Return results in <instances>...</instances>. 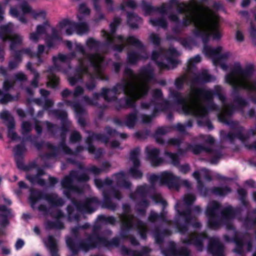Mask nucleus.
Returning <instances> with one entry per match:
<instances>
[{
  "instance_id": "obj_50",
  "label": "nucleus",
  "mask_w": 256,
  "mask_h": 256,
  "mask_svg": "<svg viewBox=\"0 0 256 256\" xmlns=\"http://www.w3.org/2000/svg\"><path fill=\"white\" fill-rule=\"evenodd\" d=\"M9 213V210L6 206H0V215L6 216Z\"/></svg>"
},
{
  "instance_id": "obj_52",
  "label": "nucleus",
  "mask_w": 256,
  "mask_h": 256,
  "mask_svg": "<svg viewBox=\"0 0 256 256\" xmlns=\"http://www.w3.org/2000/svg\"><path fill=\"white\" fill-rule=\"evenodd\" d=\"M201 60V58L200 56H194V58H192L190 60H189V64H196L198 62H200Z\"/></svg>"
},
{
  "instance_id": "obj_41",
  "label": "nucleus",
  "mask_w": 256,
  "mask_h": 256,
  "mask_svg": "<svg viewBox=\"0 0 256 256\" xmlns=\"http://www.w3.org/2000/svg\"><path fill=\"white\" fill-rule=\"evenodd\" d=\"M41 198L40 194L39 193L36 194V198L35 197L34 194H32L30 196V200L31 202L32 206L34 207V204L38 200Z\"/></svg>"
},
{
  "instance_id": "obj_31",
  "label": "nucleus",
  "mask_w": 256,
  "mask_h": 256,
  "mask_svg": "<svg viewBox=\"0 0 256 256\" xmlns=\"http://www.w3.org/2000/svg\"><path fill=\"white\" fill-rule=\"evenodd\" d=\"M200 78L202 80L205 82H211L215 80V78L210 75L206 70H203L202 72Z\"/></svg>"
},
{
  "instance_id": "obj_30",
  "label": "nucleus",
  "mask_w": 256,
  "mask_h": 256,
  "mask_svg": "<svg viewBox=\"0 0 256 256\" xmlns=\"http://www.w3.org/2000/svg\"><path fill=\"white\" fill-rule=\"evenodd\" d=\"M78 12L80 14L88 16L90 14V10L85 4H81L79 5Z\"/></svg>"
},
{
  "instance_id": "obj_38",
  "label": "nucleus",
  "mask_w": 256,
  "mask_h": 256,
  "mask_svg": "<svg viewBox=\"0 0 256 256\" xmlns=\"http://www.w3.org/2000/svg\"><path fill=\"white\" fill-rule=\"evenodd\" d=\"M195 200V197L192 194H187L184 198V202L186 204H190Z\"/></svg>"
},
{
  "instance_id": "obj_16",
  "label": "nucleus",
  "mask_w": 256,
  "mask_h": 256,
  "mask_svg": "<svg viewBox=\"0 0 256 256\" xmlns=\"http://www.w3.org/2000/svg\"><path fill=\"white\" fill-rule=\"evenodd\" d=\"M236 133V135L233 136L232 133H229L228 135V138L230 140H233L236 138L241 140H244L248 138V134L244 132L243 128L240 126H237L235 130Z\"/></svg>"
},
{
  "instance_id": "obj_5",
  "label": "nucleus",
  "mask_w": 256,
  "mask_h": 256,
  "mask_svg": "<svg viewBox=\"0 0 256 256\" xmlns=\"http://www.w3.org/2000/svg\"><path fill=\"white\" fill-rule=\"evenodd\" d=\"M75 50L77 54L83 57V59H78L80 63L78 72H86V68L85 66V64L86 62H90L94 67L96 72V76L98 78L102 79L100 64L102 62L103 58L99 54H95L88 56L85 54L83 47L80 44H75Z\"/></svg>"
},
{
  "instance_id": "obj_42",
  "label": "nucleus",
  "mask_w": 256,
  "mask_h": 256,
  "mask_svg": "<svg viewBox=\"0 0 256 256\" xmlns=\"http://www.w3.org/2000/svg\"><path fill=\"white\" fill-rule=\"evenodd\" d=\"M86 46L90 48H94L98 46L97 42L93 38H89L86 42Z\"/></svg>"
},
{
  "instance_id": "obj_60",
  "label": "nucleus",
  "mask_w": 256,
  "mask_h": 256,
  "mask_svg": "<svg viewBox=\"0 0 256 256\" xmlns=\"http://www.w3.org/2000/svg\"><path fill=\"white\" fill-rule=\"evenodd\" d=\"M223 212H224V214L226 216H230L232 212V207H230V206L226 208V210Z\"/></svg>"
},
{
  "instance_id": "obj_17",
  "label": "nucleus",
  "mask_w": 256,
  "mask_h": 256,
  "mask_svg": "<svg viewBox=\"0 0 256 256\" xmlns=\"http://www.w3.org/2000/svg\"><path fill=\"white\" fill-rule=\"evenodd\" d=\"M234 112V109L229 105L224 104L222 111L219 114V120L224 122H226V118L231 116Z\"/></svg>"
},
{
  "instance_id": "obj_39",
  "label": "nucleus",
  "mask_w": 256,
  "mask_h": 256,
  "mask_svg": "<svg viewBox=\"0 0 256 256\" xmlns=\"http://www.w3.org/2000/svg\"><path fill=\"white\" fill-rule=\"evenodd\" d=\"M150 41L154 44H158L160 42V39L158 36L154 34H152L150 35Z\"/></svg>"
},
{
  "instance_id": "obj_61",
  "label": "nucleus",
  "mask_w": 256,
  "mask_h": 256,
  "mask_svg": "<svg viewBox=\"0 0 256 256\" xmlns=\"http://www.w3.org/2000/svg\"><path fill=\"white\" fill-rule=\"evenodd\" d=\"M72 92L68 89L64 90L62 92V96L63 98H66L69 95L71 94Z\"/></svg>"
},
{
  "instance_id": "obj_9",
  "label": "nucleus",
  "mask_w": 256,
  "mask_h": 256,
  "mask_svg": "<svg viewBox=\"0 0 256 256\" xmlns=\"http://www.w3.org/2000/svg\"><path fill=\"white\" fill-rule=\"evenodd\" d=\"M222 48L221 46H218L213 48L210 46L205 45L204 48L203 52L208 56L213 58L215 64H220V62L226 60L230 56V54L226 52L220 55V53L222 51Z\"/></svg>"
},
{
  "instance_id": "obj_13",
  "label": "nucleus",
  "mask_w": 256,
  "mask_h": 256,
  "mask_svg": "<svg viewBox=\"0 0 256 256\" xmlns=\"http://www.w3.org/2000/svg\"><path fill=\"white\" fill-rule=\"evenodd\" d=\"M20 8L23 14H30L35 20H38L40 18H44L46 16V12L44 10H33L26 3L22 4Z\"/></svg>"
},
{
  "instance_id": "obj_51",
  "label": "nucleus",
  "mask_w": 256,
  "mask_h": 256,
  "mask_svg": "<svg viewBox=\"0 0 256 256\" xmlns=\"http://www.w3.org/2000/svg\"><path fill=\"white\" fill-rule=\"evenodd\" d=\"M84 92V90L80 86H77L74 92V96H78L81 94H82Z\"/></svg>"
},
{
  "instance_id": "obj_54",
  "label": "nucleus",
  "mask_w": 256,
  "mask_h": 256,
  "mask_svg": "<svg viewBox=\"0 0 256 256\" xmlns=\"http://www.w3.org/2000/svg\"><path fill=\"white\" fill-rule=\"evenodd\" d=\"M18 61L19 60H18V58H16L14 62L10 61V63H9V68L10 69H12V68H15L17 66Z\"/></svg>"
},
{
  "instance_id": "obj_21",
  "label": "nucleus",
  "mask_w": 256,
  "mask_h": 256,
  "mask_svg": "<svg viewBox=\"0 0 256 256\" xmlns=\"http://www.w3.org/2000/svg\"><path fill=\"white\" fill-rule=\"evenodd\" d=\"M205 238L206 236L204 234L202 236L194 234L190 240V242L194 244L198 250H201L202 246V240Z\"/></svg>"
},
{
  "instance_id": "obj_2",
  "label": "nucleus",
  "mask_w": 256,
  "mask_h": 256,
  "mask_svg": "<svg viewBox=\"0 0 256 256\" xmlns=\"http://www.w3.org/2000/svg\"><path fill=\"white\" fill-rule=\"evenodd\" d=\"M152 76L151 68L142 70L138 75L134 74L130 69L126 68L124 72L126 80L122 84L118 85L112 90L104 88L102 94L106 100L110 102L116 99L118 92H124L128 97L126 103L130 104L146 93L148 88V82Z\"/></svg>"
},
{
  "instance_id": "obj_44",
  "label": "nucleus",
  "mask_w": 256,
  "mask_h": 256,
  "mask_svg": "<svg viewBox=\"0 0 256 256\" xmlns=\"http://www.w3.org/2000/svg\"><path fill=\"white\" fill-rule=\"evenodd\" d=\"M69 104L72 106L76 114H80L83 112L82 108L78 104H72L70 103Z\"/></svg>"
},
{
  "instance_id": "obj_49",
  "label": "nucleus",
  "mask_w": 256,
  "mask_h": 256,
  "mask_svg": "<svg viewBox=\"0 0 256 256\" xmlns=\"http://www.w3.org/2000/svg\"><path fill=\"white\" fill-rule=\"evenodd\" d=\"M33 74H34V80H32V85L33 86H34V88H36L38 86V78L39 75L37 72H34Z\"/></svg>"
},
{
  "instance_id": "obj_64",
  "label": "nucleus",
  "mask_w": 256,
  "mask_h": 256,
  "mask_svg": "<svg viewBox=\"0 0 256 256\" xmlns=\"http://www.w3.org/2000/svg\"><path fill=\"white\" fill-rule=\"evenodd\" d=\"M170 143L173 145H179L180 144V141L178 139H171L169 141Z\"/></svg>"
},
{
  "instance_id": "obj_19",
  "label": "nucleus",
  "mask_w": 256,
  "mask_h": 256,
  "mask_svg": "<svg viewBox=\"0 0 256 256\" xmlns=\"http://www.w3.org/2000/svg\"><path fill=\"white\" fill-rule=\"evenodd\" d=\"M46 246L49 248L50 253L52 255L56 254L58 248L56 246V240L52 236H49L47 238L46 242Z\"/></svg>"
},
{
  "instance_id": "obj_27",
  "label": "nucleus",
  "mask_w": 256,
  "mask_h": 256,
  "mask_svg": "<svg viewBox=\"0 0 256 256\" xmlns=\"http://www.w3.org/2000/svg\"><path fill=\"white\" fill-rule=\"evenodd\" d=\"M121 218L124 225L126 227L129 228L132 226L133 217L131 215L126 213L121 216Z\"/></svg>"
},
{
  "instance_id": "obj_10",
  "label": "nucleus",
  "mask_w": 256,
  "mask_h": 256,
  "mask_svg": "<svg viewBox=\"0 0 256 256\" xmlns=\"http://www.w3.org/2000/svg\"><path fill=\"white\" fill-rule=\"evenodd\" d=\"M65 30V34L70 36L76 32V22L70 20H64L59 22L57 28H52V33L54 36H56Z\"/></svg>"
},
{
  "instance_id": "obj_46",
  "label": "nucleus",
  "mask_w": 256,
  "mask_h": 256,
  "mask_svg": "<svg viewBox=\"0 0 256 256\" xmlns=\"http://www.w3.org/2000/svg\"><path fill=\"white\" fill-rule=\"evenodd\" d=\"M14 84V82L6 80L4 82V89L6 90H8Z\"/></svg>"
},
{
  "instance_id": "obj_15",
  "label": "nucleus",
  "mask_w": 256,
  "mask_h": 256,
  "mask_svg": "<svg viewBox=\"0 0 256 256\" xmlns=\"http://www.w3.org/2000/svg\"><path fill=\"white\" fill-rule=\"evenodd\" d=\"M219 204L216 202H212L208 206L206 211V215L210 217L208 220V225L212 228H216V226L211 222V218L215 215L216 210L218 208Z\"/></svg>"
},
{
  "instance_id": "obj_53",
  "label": "nucleus",
  "mask_w": 256,
  "mask_h": 256,
  "mask_svg": "<svg viewBox=\"0 0 256 256\" xmlns=\"http://www.w3.org/2000/svg\"><path fill=\"white\" fill-rule=\"evenodd\" d=\"M180 170L183 174H186L190 170V167L188 164L180 166Z\"/></svg>"
},
{
  "instance_id": "obj_37",
  "label": "nucleus",
  "mask_w": 256,
  "mask_h": 256,
  "mask_svg": "<svg viewBox=\"0 0 256 256\" xmlns=\"http://www.w3.org/2000/svg\"><path fill=\"white\" fill-rule=\"evenodd\" d=\"M168 157L170 159L171 162L174 164H177L178 162V156L176 154L172 153H166Z\"/></svg>"
},
{
  "instance_id": "obj_59",
  "label": "nucleus",
  "mask_w": 256,
  "mask_h": 256,
  "mask_svg": "<svg viewBox=\"0 0 256 256\" xmlns=\"http://www.w3.org/2000/svg\"><path fill=\"white\" fill-rule=\"evenodd\" d=\"M44 46L43 45H41V44L38 45V51H37L36 54L38 56H40L44 52Z\"/></svg>"
},
{
  "instance_id": "obj_3",
  "label": "nucleus",
  "mask_w": 256,
  "mask_h": 256,
  "mask_svg": "<svg viewBox=\"0 0 256 256\" xmlns=\"http://www.w3.org/2000/svg\"><path fill=\"white\" fill-rule=\"evenodd\" d=\"M212 96L210 90L191 88L188 96L182 102L184 112L199 116H204L208 112L204 106V101L210 100Z\"/></svg>"
},
{
  "instance_id": "obj_36",
  "label": "nucleus",
  "mask_w": 256,
  "mask_h": 256,
  "mask_svg": "<svg viewBox=\"0 0 256 256\" xmlns=\"http://www.w3.org/2000/svg\"><path fill=\"white\" fill-rule=\"evenodd\" d=\"M230 189L228 188H216L215 189L214 192L220 195H224L230 192Z\"/></svg>"
},
{
  "instance_id": "obj_56",
  "label": "nucleus",
  "mask_w": 256,
  "mask_h": 256,
  "mask_svg": "<svg viewBox=\"0 0 256 256\" xmlns=\"http://www.w3.org/2000/svg\"><path fill=\"white\" fill-rule=\"evenodd\" d=\"M16 78L18 80H24L26 79V76L21 72H18L17 74H16Z\"/></svg>"
},
{
  "instance_id": "obj_20",
  "label": "nucleus",
  "mask_w": 256,
  "mask_h": 256,
  "mask_svg": "<svg viewBox=\"0 0 256 256\" xmlns=\"http://www.w3.org/2000/svg\"><path fill=\"white\" fill-rule=\"evenodd\" d=\"M128 22L131 28H135L138 27V22L140 21L138 16L132 14H128Z\"/></svg>"
},
{
  "instance_id": "obj_35",
  "label": "nucleus",
  "mask_w": 256,
  "mask_h": 256,
  "mask_svg": "<svg viewBox=\"0 0 256 256\" xmlns=\"http://www.w3.org/2000/svg\"><path fill=\"white\" fill-rule=\"evenodd\" d=\"M140 59V56H138L136 54L130 53L128 54V60L129 62L134 64Z\"/></svg>"
},
{
  "instance_id": "obj_62",
  "label": "nucleus",
  "mask_w": 256,
  "mask_h": 256,
  "mask_svg": "<svg viewBox=\"0 0 256 256\" xmlns=\"http://www.w3.org/2000/svg\"><path fill=\"white\" fill-rule=\"evenodd\" d=\"M142 120L143 122L148 123L151 120V117L148 116H142Z\"/></svg>"
},
{
  "instance_id": "obj_1",
  "label": "nucleus",
  "mask_w": 256,
  "mask_h": 256,
  "mask_svg": "<svg viewBox=\"0 0 256 256\" xmlns=\"http://www.w3.org/2000/svg\"><path fill=\"white\" fill-rule=\"evenodd\" d=\"M180 12H186L185 24L193 22L196 28V34L208 37L211 34L214 38L218 40L221 34L218 30V16L206 7L194 4L178 6Z\"/></svg>"
},
{
  "instance_id": "obj_25",
  "label": "nucleus",
  "mask_w": 256,
  "mask_h": 256,
  "mask_svg": "<svg viewBox=\"0 0 256 256\" xmlns=\"http://www.w3.org/2000/svg\"><path fill=\"white\" fill-rule=\"evenodd\" d=\"M236 244L238 247H242L244 250L249 251L251 249V244L250 242L246 240H235Z\"/></svg>"
},
{
  "instance_id": "obj_26",
  "label": "nucleus",
  "mask_w": 256,
  "mask_h": 256,
  "mask_svg": "<svg viewBox=\"0 0 256 256\" xmlns=\"http://www.w3.org/2000/svg\"><path fill=\"white\" fill-rule=\"evenodd\" d=\"M14 124L12 119L10 120V122L8 125V136L12 140H15L17 138V135L14 130Z\"/></svg>"
},
{
  "instance_id": "obj_12",
  "label": "nucleus",
  "mask_w": 256,
  "mask_h": 256,
  "mask_svg": "<svg viewBox=\"0 0 256 256\" xmlns=\"http://www.w3.org/2000/svg\"><path fill=\"white\" fill-rule=\"evenodd\" d=\"M140 154V150L136 148L132 150L130 154V160L133 164V168H130V174L134 178H140L142 176V173L138 170V166H140V162L138 159V156Z\"/></svg>"
},
{
  "instance_id": "obj_8",
  "label": "nucleus",
  "mask_w": 256,
  "mask_h": 256,
  "mask_svg": "<svg viewBox=\"0 0 256 256\" xmlns=\"http://www.w3.org/2000/svg\"><path fill=\"white\" fill-rule=\"evenodd\" d=\"M158 179H160L162 184L168 186L169 188L178 189L180 178L174 176L172 173L164 172L162 173L160 177L155 175H152L150 177V180L152 181L156 180Z\"/></svg>"
},
{
  "instance_id": "obj_40",
  "label": "nucleus",
  "mask_w": 256,
  "mask_h": 256,
  "mask_svg": "<svg viewBox=\"0 0 256 256\" xmlns=\"http://www.w3.org/2000/svg\"><path fill=\"white\" fill-rule=\"evenodd\" d=\"M80 136L78 132H73L70 138V140L72 142H76L80 139Z\"/></svg>"
},
{
  "instance_id": "obj_14",
  "label": "nucleus",
  "mask_w": 256,
  "mask_h": 256,
  "mask_svg": "<svg viewBox=\"0 0 256 256\" xmlns=\"http://www.w3.org/2000/svg\"><path fill=\"white\" fill-rule=\"evenodd\" d=\"M146 150L152 166H156L162 162V160L158 158L159 154V150L158 149L150 146L146 148Z\"/></svg>"
},
{
  "instance_id": "obj_6",
  "label": "nucleus",
  "mask_w": 256,
  "mask_h": 256,
  "mask_svg": "<svg viewBox=\"0 0 256 256\" xmlns=\"http://www.w3.org/2000/svg\"><path fill=\"white\" fill-rule=\"evenodd\" d=\"M120 22V18H114V22L110 24L111 33H108L104 30L102 31V36L105 37L108 42L120 43L116 46L115 49L118 51H121L126 44H136L138 46H140V42L136 38L133 36L129 37L126 40H124L121 36L114 37L113 34L115 32L116 28Z\"/></svg>"
},
{
  "instance_id": "obj_32",
  "label": "nucleus",
  "mask_w": 256,
  "mask_h": 256,
  "mask_svg": "<svg viewBox=\"0 0 256 256\" xmlns=\"http://www.w3.org/2000/svg\"><path fill=\"white\" fill-rule=\"evenodd\" d=\"M150 22L154 26H158L162 28H165L166 26V22L164 19L150 20Z\"/></svg>"
},
{
  "instance_id": "obj_28",
  "label": "nucleus",
  "mask_w": 256,
  "mask_h": 256,
  "mask_svg": "<svg viewBox=\"0 0 256 256\" xmlns=\"http://www.w3.org/2000/svg\"><path fill=\"white\" fill-rule=\"evenodd\" d=\"M58 82V78L54 74H52L48 76V81L47 86L49 87H55Z\"/></svg>"
},
{
  "instance_id": "obj_48",
  "label": "nucleus",
  "mask_w": 256,
  "mask_h": 256,
  "mask_svg": "<svg viewBox=\"0 0 256 256\" xmlns=\"http://www.w3.org/2000/svg\"><path fill=\"white\" fill-rule=\"evenodd\" d=\"M80 79V76H78L74 77H70L68 78V81L70 84L72 86L74 85L77 82L79 81Z\"/></svg>"
},
{
  "instance_id": "obj_55",
  "label": "nucleus",
  "mask_w": 256,
  "mask_h": 256,
  "mask_svg": "<svg viewBox=\"0 0 256 256\" xmlns=\"http://www.w3.org/2000/svg\"><path fill=\"white\" fill-rule=\"evenodd\" d=\"M250 34L252 40L254 42L256 40V29L252 27L250 30Z\"/></svg>"
},
{
  "instance_id": "obj_4",
  "label": "nucleus",
  "mask_w": 256,
  "mask_h": 256,
  "mask_svg": "<svg viewBox=\"0 0 256 256\" xmlns=\"http://www.w3.org/2000/svg\"><path fill=\"white\" fill-rule=\"evenodd\" d=\"M253 72L252 68L242 69L240 64H236L232 72L226 76V82L234 88L256 90V82L254 83L251 80Z\"/></svg>"
},
{
  "instance_id": "obj_7",
  "label": "nucleus",
  "mask_w": 256,
  "mask_h": 256,
  "mask_svg": "<svg viewBox=\"0 0 256 256\" xmlns=\"http://www.w3.org/2000/svg\"><path fill=\"white\" fill-rule=\"evenodd\" d=\"M12 30L13 26L11 23L0 28V38L3 41L9 40L11 50L16 46L20 44L23 40V36L18 34L12 32Z\"/></svg>"
},
{
  "instance_id": "obj_18",
  "label": "nucleus",
  "mask_w": 256,
  "mask_h": 256,
  "mask_svg": "<svg viewBox=\"0 0 256 256\" xmlns=\"http://www.w3.org/2000/svg\"><path fill=\"white\" fill-rule=\"evenodd\" d=\"M89 31V27L86 22L76 23V32L78 35L86 34Z\"/></svg>"
},
{
  "instance_id": "obj_23",
  "label": "nucleus",
  "mask_w": 256,
  "mask_h": 256,
  "mask_svg": "<svg viewBox=\"0 0 256 256\" xmlns=\"http://www.w3.org/2000/svg\"><path fill=\"white\" fill-rule=\"evenodd\" d=\"M43 174L44 172L42 170L39 172L36 176H32L28 175L26 177L33 184L36 183L40 185H44L45 184V182L40 178V176Z\"/></svg>"
},
{
  "instance_id": "obj_47",
  "label": "nucleus",
  "mask_w": 256,
  "mask_h": 256,
  "mask_svg": "<svg viewBox=\"0 0 256 256\" xmlns=\"http://www.w3.org/2000/svg\"><path fill=\"white\" fill-rule=\"evenodd\" d=\"M205 173L206 174L207 173L206 170H202L200 174L198 172H196L193 174V176L197 180L198 183L200 184V175H201V176L203 175Z\"/></svg>"
},
{
  "instance_id": "obj_33",
  "label": "nucleus",
  "mask_w": 256,
  "mask_h": 256,
  "mask_svg": "<svg viewBox=\"0 0 256 256\" xmlns=\"http://www.w3.org/2000/svg\"><path fill=\"white\" fill-rule=\"evenodd\" d=\"M136 121V116L134 114H130L127 118L126 124L128 127H132Z\"/></svg>"
},
{
  "instance_id": "obj_58",
  "label": "nucleus",
  "mask_w": 256,
  "mask_h": 256,
  "mask_svg": "<svg viewBox=\"0 0 256 256\" xmlns=\"http://www.w3.org/2000/svg\"><path fill=\"white\" fill-rule=\"evenodd\" d=\"M9 117V114L7 112H4L0 113V118L2 120L8 119Z\"/></svg>"
},
{
  "instance_id": "obj_24",
  "label": "nucleus",
  "mask_w": 256,
  "mask_h": 256,
  "mask_svg": "<svg viewBox=\"0 0 256 256\" xmlns=\"http://www.w3.org/2000/svg\"><path fill=\"white\" fill-rule=\"evenodd\" d=\"M10 13L12 16L18 18V20L20 22L24 24L27 22L28 20L24 16H20V12H18L16 8H10Z\"/></svg>"
},
{
  "instance_id": "obj_34",
  "label": "nucleus",
  "mask_w": 256,
  "mask_h": 256,
  "mask_svg": "<svg viewBox=\"0 0 256 256\" xmlns=\"http://www.w3.org/2000/svg\"><path fill=\"white\" fill-rule=\"evenodd\" d=\"M72 173L70 174V176H68L64 178L62 182V187L65 188H70L72 184Z\"/></svg>"
},
{
  "instance_id": "obj_11",
  "label": "nucleus",
  "mask_w": 256,
  "mask_h": 256,
  "mask_svg": "<svg viewBox=\"0 0 256 256\" xmlns=\"http://www.w3.org/2000/svg\"><path fill=\"white\" fill-rule=\"evenodd\" d=\"M52 28L48 22L38 24L36 26V30L30 33L29 38L31 41L37 42L43 38V36H46L48 30L50 29L52 30Z\"/></svg>"
},
{
  "instance_id": "obj_57",
  "label": "nucleus",
  "mask_w": 256,
  "mask_h": 256,
  "mask_svg": "<svg viewBox=\"0 0 256 256\" xmlns=\"http://www.w3.org/2000/svg\"><path fill=\"white\" fill-rule=\"evenodd\" d=\"M24 244V242L22 240L19 239L17 240L16 244V249H20L23 246Z\"/></svg>"
},
{
  "instance_id": "obj_22",
  "label": "nucleus",
  "mask_w": 256,
  "mask_h": 256,
  "mask_svg": "<svg viewBox=\"0 0 256 256\" xmlns=\"http://www.w3.org/2000/svg\"><path fill=\"white\" fill-rule=\"evenodd\" d=\"M75 54L72 53L69 55H64L62 54H60L58 55V56L56 57H54L53 58V60L56 64H58L59 62H66L72 59L74 56Z\"/></svg>"
},
{
  "instance_id": "obj_45",
  "label": "nucleus",
  "mask_w": 256,
  "mask_h": 256,
  "mask_svg": "<svg viewBox=\"0 0 256 256\" xmlns=\"http://www.w3.org/2000/svg\"><path fill=\"white\" fill-rule=\"evenodd\" d=\"M236 38L237 41L242 42L244 40V36L242 32L238 30L236 34Z\"/></svg>"
},
{
  "instance_id": "obj_63",
  "label": "nucleus",
  "mask_w": 256,
  "mask_h": 256,
  "mask_svg": "<svg viewBox=\"0 0 256 256\" xmlns=\"http://www.w3.org/2000/svg\"><path fill=\"white\" fill-rule=\"evenodd\" d=\"M90 172L95 174H98L101 172V170L100 168H98L95 166H92L90 169Z\"/></svg>"
},
{
  "instance_id": "obj_29",
  "label": "nucleus",
  "mask_w": 256,
  "mask_h": 256,
  "mask_svg": "<svg viewBox=\"0 0 256 256\" xmlns=\"http://www.w3.org/2000/svg\"><path fill=\"white\" fill-rule=\"evenodd\" d=\"M188 150H192L194 154H198L204 150L202 147L198 145L194 146H188L185 149L184 151H187Z\"/></svg>"
},
{
  "instance_id": "obj_43",
  "label": "nucleus",
  "mask_w": 256,
  "mask_h": 256,
  "mask_svg": "<svg viewBox=\"0 0 256 256\" xmlns=\"http://www.w3.org/2000/svg\"><path fill=\"white\" fill-rule=\"evenodd\" d=\"M31 130V126L28 122H24L22 124V133L26 132Z\"/></svg>"
}]
</instances>
